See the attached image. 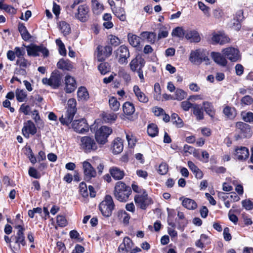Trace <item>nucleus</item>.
Returning <instances> with one entry per match:
<instances>
[{"instance_id":"1","label":"nucleus","mask_w":253,"mask_h":253,"mask_svg":"<svg viewBox=\"0 0 253 253\" xmlns=\"http://www.w3.org/2000/svg\"><path fill=\"white\" fill-rule=\"evenodd\" d=\"M132 192L131 188L123 181L116 183L113 195L116 200L121 202H126Z\"/></svg>"},{"instance_id":"2","label":"nucleus","mask_w":253,"mask_h":253,"mask_svg":"<svg viewBox=\"0 0 253 253\" xmlns=\"http://www.w3.org/2000/svg\"><path fill=\"white\" fill-rule=\"evenodd\" d=\"M77 102L75 98H70L68 101L67 111L65 117L62 115L59 121L62 125L68 126L73 121L75 115L77 113Z\"/></svg>"},{"instance_id":"3","label":"nucleus","mask_w":253,"mask_h":253,"mask_svg":"<svg viewBox=\"0 0 253 253\" xmlns=\"http://www.w3.org/2000/svg\"><path fill=\"white\" fill-rule=\"evenodd\" d=\"M115 207L112 197L110 195H106L99 204L98 209L104 217L108 218L112 216Z\"/></svg>"},{"instance_id":"4","label":"nucleus","mask_w":253,"mask_h":253,"mask_svg":"<svg viewBox=\"0 0 253 253\" xmlns=\"http://www.w3.org/2000/svg\"><path fill=\"white\" fill-rule=\"evenodd\" d=\"M62 75L58 70L53 71L49 78H44L42 79L43 84L50 86L53 89H57L61 85Z\"/></svg>"},{"instance_id":"5","label":"nucleus","mask_w":253,"mask_h":253,"mask_svg":"<svg viewBox=\"0 0 253 253\" xmlns=\"http://www.w3.org/2000/svg\"><path fill=\"white\" fill-rule=\"evenodd\" d=\"M81 148L85 153L94 152L98 149L97 142L93 137L90 136H83L81 138Z\"/></svg>"},{"instance_id":"6","label":"nucleus","mask_w":253,"mask_h":253,"mask_svg":"<svg viewBox=\"0 0 253 253\" xmlns=\"http://www.w3.org/2000/svg\"><path fill=\"white\" fill-rule=\"evenodd\" d=\"M26 47L27 54L29 56H39L40 55L39 52L42 53L43 57H47L49 54V50L42 44L38 45L36 44L31 43L26 46Z\"/></svg>"},{"instance_id":"7","label":"nucleus","mask_w":253,"mask_h":253,"mask_svg":"<svg viewBox=\"0 0 253 253\" xmlns=\"http://www.w3.org/2000/svg\"><path fill=\"white\" fill-rule=\"evenodd\" d=\"M112 133L111 127L102 126L95 133V140L97 143L104 145L108 141V137Z\"/></svg>"},{"instance_id":"8","label":"nucleus","mask_w":253,"mask_h":253,"mask_svg":"<svg viewBox=\"0 0 253 253\" xmlns=\"http://www.w3.org/2000/svg\"><path fill=\"white\" fill-rule=\"evenodd\" d=\"M134 201L138 208L144 210L154 203L152 199L148 197L146 191H143V194L136 195Z\"/></svg>"},{"instance_id":"9","label":"nucleus","mask_w":253,"mask_h":253,"mask_svg":"<svg viewBox=\"0 0 253 253\" xmlns=\"http://www.w3.org/2000/svg\"><path fill=\"white\" fill-rule=\"evenodd\" d=\"M237 138H250L252 135L251 126L243 122H237L235 124Z\"/></svg>"},{"instance_id":"10","label":"nucleus","mask_w":253,"mask_h":253,"mask_svg":"<svg viewBox=\"0 0 253 253\" xmlns=\"http://www.w3.org/2000/svg\"><path fill=\"white\" fill-rule=\"evenodd\" d=\"M222 53L226 59L232 62H236L241 59V55L238 49L233 47H228L222 50Z\"/></svg>"},{"instance_id":"11","label":"nucleus","mask_w":253,"mask_h":253,"mask_svg":"<svg viewBox=\"0 0 253 253\" xmlns=\"http://www.w3.org/2000/svg\"><path fill=\"white\" fill-rule=\"evenodd\" d=\"M116 56L118 58V62L120 64H127V59L130 57L128 47L125 45H121L116 51Z\"/></svg>"},{"instance_id":"12","label":"nucleus","mask_w":253,"mask_h":253,"mask_svg":"<svg viewBox=\"0 0 253 253\" xmlns=\"http://www.w3.org/2000/svg\"><path fill=\"white\" fill-rule=\"evenodd\" d=\"M75 18L82 22H86L89 18V8L86 4L79 6L78 11L75 14Z\"/></svg>"},{"instance_id":"13","label":"nucleus","mask_w":253,"mask_h":253,"mask_svg":"<svg viewBox=\"0 0 253 253\" xmlns=\"http://www.w3.org/2000/svg\"><path fill=\"white\" fill-rule=\"evenodd\" d=\"M72 126L74 130L79 133H84L89 130V125L84 118L73 121Z\"/></svg>"},{"instance_id":"14","label":"nucleus","mask_w":253,"mask_h":253,"mask_svg":"<svg viewBox=\"0 0 253 253\" xmlns=\"http://www.w3.org/2000/svg\"><path fill=\"white\" fill-rule=\"evenodd\" d=\"M211 41L213 44L223 45L230 42V39L223 31H218L212 34Z\"/></svg>"},{"instance_id":"15","label":"nucleus","mask_w":253,"mask_h":253,"mask_svg":"<svg viewBox=\"0 0 253 253\" xmlns=\"http://www.w3.org/2000/svg\"><path fill=\"white\" fill-rule=\"evenodd\" d=\"M97 57L99 61H103L106 58L110 56L112 53L113 48L111 45L102 46L100 45L97 47Z\"/></svg>"},{"instance_id":"16","label":"nucleus","mask_w":253,"mask_h":253,"mask_svg":"<svg viewBox=\"0 0 253 253\" xmlns=\"http://www.w3.org/2000/svg\"><path fill=\"white\" fill-rule=\"evenodd\" d=\"M37 132V128L31 120H28L24 123V126L22 128V133L25 138H29L30 134L34 135Z\"/></svg>"},{"instance_id":"17","label":"nucleus","mask_w":253,"mask_h":253,"mask_svg":"<svg viewBox=\"0 0 253 253\" xmlns=\"http://www.w3.org/2000/svg\"><path fill=\"white\" fill-rule=\"evenodd\" d=\"M145 64V61L142 55L137 54L129 63L130 70L132 72H136L139 69H143Z\"/></svg>"},{"instance_id":"18","label":"nucleus","mask_w":253,"mask_h":253,"mask_svg":"<svg viewBox=\"0 0 253 253\" xmlns=\"http://www.w3.org/2000/svg\"><path fill=\"white\" fill-rule=\"evenodd\" d=\"M83 166L85 180L89 181L92 177L96 176V171L90 163L84 161Z\"/></svg>"},{"instance_id":"19","label":"nucleus","mask_w":253,"mask_h":253,"mask_svg":"<svg viewBox=\"0 0 253 253\" xmlns=\"http://www.w3.org/2000/svg\"><path fill=\"white\" fill-rule=\"evenodd\" d=\"M15 228L18 229L16 233V235L13 238V240L15 241V243L17 244L20 247V244L22 246H25L26 245V242L25 241V237L24 236V231L25 229L23 225H18L15 226Z\"/></svg>"},{"instance_id":"20","label":"nucleus","mask_w":253,"mask_h":253,"mask_svg":"<svg viewBox=\"0 0 253 253\" xmlns=\"http://www.w3.org/2000/svg\"><path fill=\"white\" fill-rule=\"evenodd\" d=\"M234 155L238 160L245 161L249 156V149L246 147H237L235 148Z\"/></svg>"},{"instance_id":"21","label":"nucleus","mask_w":253,"mask_h":253,"mask_svg":"<svg viewBox=\"0 0 253 253\" xmlns=\"http://www.w3.org/2000/svg\"><path fill=\"white\" fill-rule=\"evenodd\" d=\"M65 91L66 93H72L77 88L76 81L74 78L67 75L65 79Z\"/></svg>"},{"instance_id":"22","label":"nucleus","mask_w":253,"mask_h":253,"mask_svg":"<svg viewBox=\"0 0 253 253\" xmlns=\"http://www.w3.org/2000/svg\"><path fill=\"white\" fill-rule=\"evenodd\" d=\"M211 55L214 62L217 64L222 67L227 66L228 61L225 56L222 53L212 51L211 52Z\"/></svg>"},{"instance_id":"23","label":"nucleus","mask_w":253,"mask_h":253,"mask_svg":"<svg viewBox=\"0 0 253 253\" xmlns=\"http://www.w3.org/2000/svg\"><path fill=\"white\" fill-rule=\"evenodd\" d=\"M123 110L126 118L129 120H132V115L135 110L134 104L128 101L125 102L123 105Z\"/></svg>"},{"instance_id":"24","label":"nucleus","mask_w":253,"mask_h":253,"mask_svg":"<svg viewBox=\"0 0 253 253\" xmlns=\"http://www.w3.org/2000/svg\"><path fill=\"white\" fill-rule=\"evenodd\" d=\"M109 171L111 176L115 180L122 179L125 175L124 170H122L119 168L115 166L111 167Z\"/></svg>"},{"instance_id":"25","label":"nucleus","mask_w":253,"mask_h":253,"mask_svg":"<svg viewBox=\"0 0 253 253\" xmlns=\"http://www.w3.org/2000/svg\"><path fill=\"white\" fill-rule=\"evenodd\" d=\"M211 243V239L205 234H202L199 239L195 242V246L201 249H204L206 245Z\"/></svg>"},{"instance_id":"26","label":"nucleus","mask_w":253,"mask_h":253,"mask_svg":"<svg viewBox=\"0 0 253 253\" xmlns=\"http://www.w3.org/2000/svg\"><path fill=\"white\" fill-rule=\"evenodd\" d=\"M111 10L113 13L118 18L120 21L124 22L126 20V13L124 8L114 6L111 8Z\"/></svg>"},{"instance_id":"27","label":"nucleus","mask_w":253,"mask_h":253,"mask_svg":"<svg viewBox=\"0 0 253 253\" xmlns=\"http://www.w3.org/2000/svg\"><path fill=\"white\" fill-rule=\"evenodd\" d=\"M223 113L226 119L233 120L237 116V110L234 107L226 105L223 109Z\"/></svg>"},{"instance_id":"28","label":"nucleus","mask_w":253,"mask_h":253,"mask_svg":"<svg viewBox=\"0 0 253 253\" xmlns=\"http://www.w3.org/2000/svg\"><path fill=\"white\" fill-rule=\"evenodd\" d=\"M133 90L139 101L144 103L148 102V97L144 93V92L141 91L140 88L138 85H134L133 88Z\"/></svg>"},{"instance_id":"29","label":"nucleus","mask_w":253,"mask_h":253,"mask_svg":"<svg viewBox=\"0 0 253 253\" xmlns=\"http://www.w3.org/2000/svg\"><path fill=\"white\" fill-rule=\"evenodd\" d=\"M57 67L58 69L62 70L71 71L73 68L72 62L67 59H60L57 63Z\"/></svg>"},{"instance_id":"30","label":"nucleus","mask_w":253,"mask_h":253,"mask_svg":"<svg viewBox=\"0 0 253 253\" xmlns=\"http://www.w3.org/2000/svg\"><path fill=\"white\" fill-rule=\"evenodd\" d=\"M77 97L79 101H86L89 99V93L85 87L82 86L79 87Z\"/></svg>"},{"instance_id":"31","label":"nucleus","mask_w":253,"mask_h":253,"mask_svg":"<svg viewBox=\"0 0 253 253\" xmlns=\"http://www.w3.org/2000/svg\"><path fill=\"white\" fill-rule=\"evenodd\" d=\"M189 60L193 64H200L202 62V57L200 51L199 50L191 51Z\"/></svg>"},{"instance_id":"32","label":"nucleus","mask_w":253,"mask_h":253,"mask_svg":"<svg viewBox=\"0 0 253 253\" xmlns=\"http://www.w3.org/2000/svg\"><path fill=\"white\" fill-rule=\"evenodd\" d=\"M185 37L186 39L190 40L191 42H198L201 40L198 32L195 30L187 31Z\"/></svg>"},{"instance_id":"33","label":"nucleus","mask_w":253,"mask_h":253,"mask_svg":"<svg viewBox=\"0 0 253 253\" xmlns=\"http://www.w3.org/2000/svg\"><path fill=\"white\" fill-rule=\"evenodd\" d=\"M192 112L197 120H202L204 118L203 108L201 105L194 103Z\"/></svg>"},{"instance_id":"34","label":"nucleus","mask_w":253,"mask_h":253,"mask_svg":"<svg viewBox=\"0 0 253 253\" xmlns=\"http://www.w3.org/2000/svg\"><path fill=\"white\" fill-rule=\"evenodd\" d=\"M178 220L177 222V228L179 230L183 231L185 227L187 226L188 221L185 218L184 214L183 212L178 211L177 213Z\"/></svg>"},{"instance_id":"35","label":"nucleus","mask_w":253,"mask_h":253,"mask_svg":"<svg viewBox=\"0 0 253 253\" xmlns=\"http://www.w3.org/2000/svg\"><path fill=\"white\" fill-rule=\"evenodd\" d=\"M187 164L189 169L194 173L196 178L197 179H201L203 177L204 174L202 171L200 170L193 162L189 161H188Z\"/></svg>"},{"instance_id":"36","label":"nucleus","mask_w":253,"mask_h":253,"mask_svg":"<svg viewBox=\"0 0 253 253\" xmlns=\"http://www.w3.org/2000/svg\"><path fill=\"white\" fill-rule=\"evenodd\" d=\"M203 108L206 114L209 115L211 117L213 118L215 114V111L211 102L208 101H204L203 102Z\"/></svg>"},{"instance_id":"37","label":"nucleus","mask_w":253,"mask_h":253,"mask_svg":"<svg viewBox=\"0 0 253 253\" xmlns=\"http://www.w3.org/2000/svg\"><path fill=\"white\" fill-rule=\"evenodd\" d=\"M127 39L129 44L133 47H138L140 45L141 38L131 33L127 34Z\"/></svg>"},{"instance_id":"38","label":"nucleus","mask_w":253,"mask_h":253,"mask_svg":"<svg viewBox=\"0 0 253 253\" xmlns=\"http://www.w3.org/2000/svg\"><path fill=\"white\" fill-rule=\"evenodd\" d=\"M124 145L121 139L119 138L114 140L113 144V152L114 154H118L121 153L123 150Z\"/></svg>"},{"instance_id":"39","label":"nucleus","mask_w":253,"mask_h":253,"mask_svg":"<svg viewBox=\"0 0 253 253\" xmlns=\"http://www.w3.org/2000/svg\"><path fill=\"white\" fill-rule=\"evenodd\" d=\"M182 205L188 210H195L197 207V203L194 200L187 198L183 199Z\"/></svg>"},{"instance_id":"40","label":"nucleus","mask_w":253,"mask_h":253,"mask_svg":"<svg viewBox=\"0 0 253 253\" xmlns=\"http://www.w3.org/2000/svg\"><path fill=\"white\" fill-rule=\"evenodd\" d=\"M141 35L143 38H146L148 42L152 44L155 43L157 38L156 34L153 32H143Z\"/></svg>"},{"instance_id":"41","label":"nucleus","mask_w":253,"mask_h":253,"mask_svg":"<svg viewBox=\"0 0 253 253\" xmlns=\"http://www.w3.org/2000/svg\"><path fill=\"white\" fill-rule=\"evenodd\" d=\"M159 128L155 124L152 123L147 126V133L149 136L154 137L158 135Z\"/></svg>"},{"instance_id":"42","label":"nucleus","mask_w":253,"mask_h":253,"mask_svg":"<svg viewBox=\"0 0 253 253\" xmlns=\"http://www.w3.org/2000/svg\"><path fill=\"white\" fill-rule=\"evenodd\" d=\"M109 104L110 109L114 112L117 111L120 108V103L116 97L112 96L109 99Z\"/></svg>"},{"instance_id":"43","label":"nucleus","mask_w":253,"mask_h":253,"mask_svg":"<svg viewBox=\"0 0 253 253\" xmlns=\"http://www.w3.org/2000/svg\"><path fill=\"white\" fill-rule=\"evenodd\" d=\"M15 96L17 101L22 102L27 98V94L23 89L17 88L15 90Z\"/></svg>"},{"instance_id":"44","label":"nucleus","mask_w":253,"mask_h":253,"mask_svg":"<svg viewBox=\"0 0 253 253\" xmlns=\"http://www.w3.org/2000/svg\"><path fill=\"white\" fill-rule=\"evenodd\" d=\"M171 118L173 124L175 125L177 127H181L183 126V122L182 119L176 113H172L171 115Z\"/></svg>"},{"instance_id":"45","label":"nucleus","mask_w":253,"mask_h":253,"mask_svg":"<svg viewBox=\"0 0 253 253\" xmlns=\"http://www.w3.org/2000/svg\"><path fill=\"white\" fill-rule=\"evenodd\" d=\"M98 69L102 75H105L110 71V66L108 62H102L98 66Z\"/></svg>"},{"instance_id":"46","label":"nucleus","mask_w":253,"mask_h":253,"mask_svg":"<svg viewBox=\"0 0 253 253\" xmlns=\"http://www.w3.org/2000/svg\"><path fill=\"white\" fill-rule=\"evenodd\" d=\"M187 95V92L183 89L177 88L174 93L175 97L173 98V99L180 101L184 99L186 97Z\"/></svg>"},{"instance_id":"47","label":"nucleus","mask_w":253,"mask_h":253,"mask_svg":"<svg viewBox=\"0 0 253 253\" xmlns=\"http://www.w3.org/2000/svg\"><path fill=\"white\" fill-rule=\"evenodd\" d=\"M185 32L181 27H177L173 29L171 35L172 36L178 38H183L185 36Z\"/></svg>"},{"instance_id":"48","label":"nucleus","mask_w":253,"mask_h":253,"mask_svg":"<svg viewBox=\"0 0 253 253\" xmlns=\"http://www.w3.org/2000/svg\"><path fill=\"white\" fill-rule=\"evenodd\" d=\"M242 120L246 123L253 122V113L251 112H242L241 113Z\"/></svg>"},{"instance_id":"49","label":"nucleus","mask_w":253,"mask_h":253,"mask_svg":"<svg viewBox=\"0 0 253 253\" xmlns=\"http://www.w3.org/2000/svg\"><path fill=\"white\" fill-rule=\"evenodd\" d=\"M60 28L64 35H69L71 33L70 26L65 21H61L60 22Z\"/></svg>"},{"instance_id":"50","label":"nucleus","mask_w":253,"mask_h":253,"mask_svg":"<svg viewBox=\"0 0 253 253\" xmlns=\"http://www.w3.org/2000/svg\"><path fill=\"white\" fill-rule=\"evenodd\" d=\"M79 193L84 198H86L88 196V192L86 184L84 182H82L79 185Z\"/></svg>"},{"instance_id":"51","label":"nucleus","mask_w":253,"mask_h":253,"mask_svg":"<svg viewBox=\"0 0 253 253\" xmlns=\"http://www.w3.org/2000/svg\"><path fill=\"white\" fill-rule=\"evenodd\" d=\"M16 64L19 66V67L25 69L31 65L30 62L24 57L18 59L16 62Z\"/></svg>"},{"instance_id":"52","label":"nucleus","mask_w":253,"mask_h":253,"mask_svg":"<svg viewBox=\"0 0 253 253\" xmlns=\"http://www.w3.org/2000/svg\"><path fill=\"white\" fill-rule=\"evenodd\" d=\"M125 244L124 248L126 249V252H129L133 246V243L131 239L128 237H125L123 240Z\"/></svg>"},{"instance_id":"53","label":"nucleus","mask_w":253,"mask_h":253,"mask_svg":"<svg viewBox=\"0 0 253 253\" xmlns=\"http://www.w3.org/2000/svg\"><path fill=\"white\" fill-rule=\"evenodd\" d=\"M33 119L37 125L43 124L42 120L41 119L38 110L35 109L31 112Z\"/></svg>"},{"instance_id":"54","label":"nucleus","mask_w":253,"mask_h":253,"mask_svg":"<svg viewBox=\"0 0 253 253\" xmlns=\"http://www.w3.org/2000/svg\"><path fill=\"white\" fill-rule=\"evenodd\" d=\"M56 222L57 225L60 227H64L68 224V222L65 216L61 215H58L57 216Z\"/></svg>"},{"instance_id":"55","label":"nucleus","mask_w":253,"mask_h":253,"mask_svg":"<svg viewBox=\"0 0 253 253\" xmlns=\"http://www.w3.org/2000/svg\"><path fill=\"white\" fill-rule=\"evenodd\" d=\"M28 174L30 176L36 179H40L42 176L41 174L34 167L29 168Z\"/></svg>"},{"instance_id":"56","label":"nucleus","mask_w":253,"mask_h":253,"mask_svg":"<svg viewBox=\"0 0 253 253\" xmlns=\"http://www.w3.org/2000/svg\"><path fill=\"white\" fill-rule=\"evenodd\" d=\"M108 40L109 41V43H110L112 46H117L120 44V39L114 35H109L108 36Z\"/></svg>"},{"instance_id":"57","label":"nucleus","mask_w":253,"mask_h":253,"mask_svg":"<svg viewBox=\"0 0 253 253\" xmlns=\"http://www.w3.org/2000/svg\"><path fill=\"white\" fill-rule=\"evenodd\" d=\"M92 5V10L94 13H100L104 9V6L102 4H101L97 0H95V3Z\"/></svg>"},{"instance_id":"58","label":"nucleus","mask_w":253,"mask_h":253,"mask_svg":"<svg viewBox=\"0 0 253 253\" xmlns=\"http://www.w3.org/2000/svg\"><path fill=\"white\" fill-rule=\"evenodd\" d=\"M245 18L243 10L240 9L236 12L234 16L233 20L236 22L242 23L244 20Z\"/></svg>"},{"instance_id":"59","label":"nucleus","mask_w":253,"mask_h":253,"mask_svg":"<svg viewBox=\"0 0 253 253\" xmlns=\"http://www.w3.org/2000/svg\"><path fill=\"white\" fill-rule=\"evenodd\" d=\"M117 115L114 113L106 114L103 116V120L107 123L114 122L117 119Z\"/></svg>"},{"instance_id":"60","label":"nucleus","mask_w":253,"mask_h":253,"mask_svg":"<svg viewBox=\"0 0 253 253\" xmlns=\"http://www.w3.org/2000/svg\"><path fill=\"white\" fill-rule=\"evenodd\" d=\"M19 112L23 113L25 115H29L31 113V107L25 103L22 104L19 109Z\"/></svg>"},{"instance_id":"61","label":"nucleus","mask_w":253,"mask_h":253,"mask_svg":"<svg viewBox=\"0 0 253 253\" xmlns=\"http://www.w3.org/2000/svg\"><path fill=\"white\" fill-rule=\"evenodd\" d=\"M43 100V97L40 94H36L35 95H31L30 97V101H32L31 105L34 106V104H37L38 103L42 102Z\"/></svg>"},{"instance_id":"62","label":"nucleus","mask_w":253,"mask_h":253,"mask_svg":"<svg viewBox=\"0 0 253 253\" xmlns=\"http://www.w3.org/2000/svg\"><path fill=\"white\" fill-rule=\"evenodd\" d=\"M180 106L184 111H188L190 108H193L194 104L191 103L188 99L181 102Z\"/></svg>"},{"instance_id":"63","label":"nucleus","mask_w":253,"mask_h":253,"mask_svg":"<svg viewBox=\"0 0 253 253\" xmlns=\"http://www.w3.org/2000/svg\"><path fill=\"white\" fill-rule=\"evenodd\" d=\"M241 102V104L245 105H250L253 103V98L249 95H247L242 98Z\"/></svg>"},{"instance_id":"64","label":"nucleus","mask_w":253,"mask_h":253,"mask_svg":"<svg viewBox=\"0 0 253 253\" xmlns=\"http://www.w3.org/2000/svg\"><path fill=\"white\" fill-rule=\"evenodd\" d=\"M158 171L161 175L166 174L168 171V165L166 163H162L159 167Z\"/></svg>"}]
</instances>
